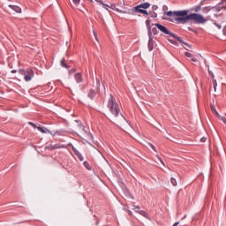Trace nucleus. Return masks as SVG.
Segmentation results:
<instances>
[{
  "mask_svg": "<svg viewBox=\"0 0 226 226\" xmlns=\"http://www.w3.org/2000/svg\"><path fill=\"white\" fill-rule=\"evenodd\" d=\"M72 72H75V70H74V69H72Z\"/></svg>",
  "mask_w": 226,
  "mask_h": 226,
  "instance_id": "obj_44",
  "label": "nucleus"
},
{
  "mask_svg": "<svg viewBox=\"0 0 226 226\" xmlns=\"http://www.w3.org/2000/svg\"><path fill=\"white\" fill-rule=\"evenodd\" d=\"M208 74L210 75L211 79H213L212 86L214 87V91L216 92V87H218V82H216V79H215V74L213 72H211L208 68Z\"/></svg>",
  "mask_w": 226,
  "mask_h": 226,
  "instance_id": "obj_7",
  "label": "nucleus"
},
{
  "mask_svg": "<svg viewBox=\"0 0 226 226\" xmlns=\"http://www.w3.org/2000/svg\"><path fill=\"white\" fill-rule=\"evenodd\" d=\"M200 142H206V138H201Z\"/></svg>",
  "mask_w": 226,
  "mask_h": 226,
  "instance_id": "obj_37",
  "label": "nucleus"
},
{
  "mask_svg": "<svg viewBox=\"0 0 226 226\" xmlns=\"http://www.w3.org/2000/svg\"><path fill=\"white\" fill-rule=\"evenodd\" d=\"M109 8H111V10H114V8H116V5L112 4Z\"/></svg>",
  "mask_w": 226,
  "mask_h": 226,
  "instance_id": "obj_39",
  "label": "nucleus"
},
{
  "mask_svg": "<svg viewBox=\"0 0 226 226\" xmlns=\"http://www.w3.org/2000/svg\"><path fill=\"white\" fill-rule=\"evenodd\" d=\"M152 10L153 11H156V10H158V5H153Z\"/></svg>",
  "mask_w": 226,
  "mask_h": 226,
  "instance_id": "obj_29",
  "label": "nucleus"
},
{
  "mask_svg": "<svg viewBox=\"0 0 226 226\" xmlns=\"http://www.w3.org/2000/svg\"><path fill=\"white\" fill-rule=\"evenodd\" d=\"M139 215H140L141 216H144V218H149L147 217V213H146L144 210L139 211Z\"/></svg>",
  "mask_w": 226,
  "mask_h": 226,
  "instance_id": "obj_20",
  "label": "nucleus"
},
{
  "mask_svg": "<svg viewBox=\"0 0 226 226\" xmlns=\"http://www.w3.org/2000/svg\"><path fill=\"white\" fill-rule=\"evenodd\" d=\"M191 60L193 62V63H197V58L195 56H192Z\"/></svg>",
  "mask_w": 226,
  "mask_h": 226,
  "instance_id": "obj_34",
  "label": "nucleus"
},
{
  "mask_svg": "<svg viewBox=\"0 0 226 226\" xmlns=\"http://www.w3.org/2000/svg\"><path fill=\"white\" fill-rule=\"evenodd\" d=\"M11 73H17V70L11 71Z\"/></svg>",
  "mask_w": 226,
  "mask_h": 226,
  "instance_id": "obj_40",
  "label": "nucleus"
},
{
  "mask_svg": "<svg viewBox=\"0 0 226 226\" xmlns=\"http://www.w3.org/2000/svg\"><path fill=\"white\" fill-rule=\"evenodd\" d=\"M89 1V3H93V0H88Z\"/></svg>",
  "mask_w": 226,
  "mask_h": 226,
  "instance_id": "obj_43",
  "label": "nucleus"
},
{
  "mask_svg": "<svg viewBox=\"0 0 226 226\" xmlns=\"http://www.w3.org/2000/svg\"><path fill=\"white\" fill-rule=\"evenodd\" d=\"M76 154H77L79 162H84V156H82V154H80V153H77Z\"/></svg>",
  "mask_w": 226,
  "mask_h": 226,
  "instance_id": "obj_22",
  "label": "nucleus"
},
{
  "mask_svg": "<svg viewBox=\"0 0 226 226\" xmlns=\"http://www.w3.org/2000/svg\"><path fill=\"white\" fill-rule=\"evenodd\" d=\"M214 24L215 25V26L219 29H222V25L216 23V22H214Z\"/></svg>",
  "mask_w": 226,
  "mask_h": 226,
  "instance_id": "obj_30",
  "label": "nucleus"
},
{
  "mask_svg": "<svg viewBox=\"0 0 226 226\" xmlns=\"http://www.w3.org/2000/svg\"><path fill=\"white\" fill-rule=\"evenodd\" d=\"M115 116H116V117H117L118 115H115Z\"/></svg>",
  "mask_w": 226,
  "mask_h": 226,
  "instance_id": "obj_45",
  "label": "nucleus"
},
{
  "mask_svg": "<svg viewBox=\"0 0 226 226\" xmlns=\"http://www.w3.org/2000/svg\"><path fill=\"white\" fill-rule=\"evenodd\" d=\"M128 213H129L130 216H132V211L129 210Z\"/></svg>",
  "mask_w": 226,
  "mask_h": 226,
  "instance_id": "obj_41",
  "label": "nucleus"
},
{
  "mask_svg": "<svg viewBox=\"0 0 226 226\" xmlns=\"http://www.w3.org/2000/svg\"><path fill=\"white\" fill-rule=\"evenodd\" d=\"M179 225V222H175L172 226H177Z\"/></svg>",
  "mask_w": 226,
  "mask_h": 226,
  "instance_id": "obj_38",
  "label": "nucleus"
},
{
  "mask_svg": "<svg viewBox=\"0 0 226 226\" xmlns=\"http://www.w3.org/2000/svg\"><path fill=\"white\" fill-rule=\"evenodd\" d=\"M148 15H150L151 19H156V17H158V14L155 11H150Z\"/></svg>",
  "mask_w": 226,
  "mask_h": 226,
  "instance_id": "obj_16",
  "label": "nucleus"
},
{
  "mask_svg": "<svg viewBox=\"0 0 226 226\" xmlns=\"http://www.w3.org/2000/svg\"><path fill=\"white\" fill-rule=\"evenodd\" d=\"M216 11H222V10H223V6L220 7V6H217V7H215Z\"/></svg>",
  "mask_w": 226,
  "mask_h": 226,
  "instance_id": "obj_28",
  "label": "nucleus"
},
{
  "mask_svg": "<svg viewBox=\"0 0 226 226\" xmlns=\"http://www.w3.org/2000/svg\"><path fill=\"white\" fill-rule=\"evenodd\" d=\"M148 146H150V147L154 150L156 151V147L154 146H153V144L148 143Z\"/></svg>",
  "mask_w": 226,
  "mask_h": 226,
  "instance_id": "obj_32",
  "label": "nucleus"
},
{
  "mask_svg": "<svg viewBox=\"0 0 226 226\" xmlns=\"http://www.w3.org/2000/svg\"><path fill=\"white\" fill-rule=\"evenodd\" d=\"M223 36H226V25L222 28Z\"/></svg>",
  "mask_w": 226,
  "mask_h": 226,
  "instance_id": "obj_31",
  "label": "nucleus"
},
{
  "mask_svg": "<svg viewBox=\"0 0 226 226\" xmlns=\"http://www.w3.org/2000/svg\"><path fill=\"white\" fill-rule=\"evenodd\" d=\"M37 130L41 132V133H50V131L45 127H37Z\"/></svg>",
  "mask_w": 226,
  "mask_h": 226,
  "instance_id": "obj_14",
  "label": "nucleus"
},
{
  "mask_svg": "<svg viewBox=\"0 0 226 226\" xmlns=\"http://www.w3.org/2000/svg\"><path fill=\"white\" fill-rule=\"evenodd\" d=\"M218 119H221V121H222V123H224V124H226V118L223 117H221L220 115H217Z\"/></svg>",
  "mask_w": 226,
  "mask_h": 226,
  "instance_id": "obj_25",
  "label": "nucleus"
},
{
  "mask_svg": "<svg viewBox=\"0 0 226 226\" xmlns=\"http://www.w3.org/2000/svg\"><path fill=\"white\" fill-rule=\"evenodd\" d=\"M18 72L19 75H24V80L26 82H31L33 77H34V72L32 69H19Z\"/></svg>",
  "mask_w": 226,
  "mask_h": 226,
  "instance_id": "obj_4",
  "label": "nucleus"
},
{
  "mask_svg": "<svg viewBox=\"0 0 226 226\" xmlns=\"http://www.w3.org/2000/svg\"><path fill=\"white\" fill-rule=\"evenodd\" d=\"M190 19L192 20L194 24H206V22H207V19H206L202 14L199 13H191Z\"/></svg>",
  "mask_w": 226,
  "mask_h": 226,
  "instance_id": "obj_5",
  "label": "nucleus"
},
{
  "mask_svg": "<svg viewBox=\"0 0 226 226\" xmlns=\"http://www.w3.org/2000/svg\"><path fill=\"white\" fill-rule=\"evenodd\" d=\"M60 64L63 68H66V70L70 68V65L66 64V59L64 58L61 60Z\"/></svg>",
  "mask_w": 226,
  "mask_h": 226,
  "instance_id": "obj_15",
  "label": "nucleus"
},
{
  "mask_svg": "<svg viewBox=\"0 0 226 226\" xmlns=\"http://www.w3.org/2000/svg\"><path fill=\"white\" fill-rule=\"evenodd\" d=\"M9 8H11V10H13V11H16V13H22V9L17 5H9Z\"/></svg>",
  "mask_w": 226,
  "mask_h": 226,
  "instance_id": "obj_10",
  "label": "nucleus"
},
{
  "mask_svg": "<svg viewBox=\"0 0 226 226\" xmlns=\"http://www.w3.org/2000/svg\"><path fill=\"white\" fill-rule=\"evenodd\" d=\"M28 124H30L34 128H38V126H36V124H33L32 122H29Z\"/></svg>",
  "mask_w": 226,
  "mask_h": 226,
  "instance_id": "obj_35",
  "label": "nucleus"
},
{
  "mask_svg": "<svg viewBox=\"0 0 226 226\" xmlns=\"http://www.w3.org/2000/svg\"><path fill=\"white\" fill-rule=\"evenodd\" d=\"M153 34L156 35L158 34V29L156 27H153L152 29H148V36L149 38H151V36H153Z\"/></svg>",
  "mask_w": 226,
  "mask_h": 226,
  "instance_id": "obj_12",
  "label": "nucleus"
},
{
  "mask_svg": "<svg viewBox=\"0 0 226 226\" xmlns=\"http://www.w3.org/2000/svg\"><path fill=\"white\" fill-rule=\"evenodd\" d=\"M210 109L213 114H218V111L216 110V107L215 105H211Z\"/></svg>",
  "mask_w": 226,
  "mask_h": 226,
  "instance_id": "obj_18",
  "label": "nucleus"
},
{
  "mask_svg": "<svg viewBox=\"0 0 226 226\" xmlns=\"http://www.w3.org/2000/svg\"><path fill=\"white\" fill-rule=\"evenodd\" d=\"M154 49V41L153 40V36L150 34V37L148 40V50L149 52H152V50Z\"/></svg>",
  "mask_w": 226,
  "mask_h": 226,
  "instance_id": "obj_9",
  "label": "nucleus"
},
{
  "mask_svg": "<svg viewBox=\"0 0 226 226\" xmlns=\"http://www.w3.org/2000/svg\"><path fill=\"white\" fill-rule=\"evenodd\" d=\"M100 79L97 78L96 79V90L91 88L88 91L87 96L90 98V100H94V98H96V94H98V91H100Z\"/></svg>",
  "mask_w": 226,
  "mask_h": 226,
  "instance_id": "obj_6",
  "label": "nucleus"
},
{
  "mask_svg": "<svg viewBox=\"0 0 226 226\" xmlns=\"http://www.w3.org/2000/svg\"><path fill=\"white\" fill-rule=\"evenodd\" d=\"M139 209H140V207L139 206H137L136 207V210H135V213H140V211H142V210H139Z\"/></svg>",
  "mask_w": 226,
  "mask_h": 226,
  "instance_id": "obj_33",
  "label": "nucleus"
},
{
  "mask_svg": "<svg viewBox=\"0 0 226 226\" xmlns=\"http://www.w3.org/2000/svg\"><path fill=\"white\" fill-rule=\"evenodd\" d=\"M133 10L135 11H138L139 13H142L143 15H149V12L147 11H146V10H144V9H141V8H138L137 6H135L134 8H133Z\"/></svg>",
  "mask_w": 226,
  "mask_h": 226,
  "instance_id": "obj_11",
  "label": "nucleus"
},
{
  "mask_svg": "<svg viewBox=\"0 0 226 226\" xmlns=\"http://www.w3.org/2000/svg\"><path fill=\"white\" fill-rule=\"evenodd\" d=\"M154 26H155V27H157V29H159L161 33H163L164 34H169V36H171V38H175V40H177V41H179L180 43H183L186 47H190V44L185 42V41H183L181 37L177 36V34L170 32L169 28H167V26L159 23H154Z\"/></svg>",
  "mask_w": 226,
  "mask_h": 226,
  "instance_id": "obj_2",
  "label": "nucleus"
},
{
  "mask_svg": "<svg viewBox=\"0 0 226 226\" xmlns=\"http://www.w3.org/2000/svg\"><path fill=\"white\" fill-rule=\"evenodd\" d=\"M150 6H151V4L146 2L144 4L137 5L136 7H138V9L139 8H143V10H147V8H149Z\"/></svg>",
  "mask_w": 226,
  "mask_h": 226,
  "instance_id": "obj_13",
  "label": "nucleus"
},
{
  "mask_svg": "<svg viewBox=\"0 0 226 226\" xmlns=\"http://www.w3.org/2000/svg\"><path fill=\"white\" fill-rule=\"evenodd\" d=\"M158 160L161 162V163H162V165H165V163L163 162L161 157H158Z\"/></svg>",
  "mask_w": 226,
  "mask_h": 226,
  "instance_id": "obj_36",
  "label": "nucleus"
},
{
  "mask_svg": "<svg viewBox=\"0 0 226 226\" xmlns=\"http://www.w3.org/2000/svg\"><path fill=\"white\" fill-rule=\"evenodd\" d=\"M185 57H191V58L193 56V55L190 52H185Z\"/></svg>",
  "mask_w": 226,
  "mask_h": 226,
  "instance_id": "obj_27",
  "label": "nucleus"
},
{
  "mask_svg": "<svg viewBox=\"0 0 226 226\" xmlns=\"http://www.w3.org/2000/svg\"><path fill=\"white\" fill-rule=\"evenodd\" d=\"M108 109H109L111 114H121V108H119V104H117L116 98L112 94H110L108 102Z\"/></svg>",
  "mask_w": 226,
  "mask_h": 226,
  "instance_id": "obj_3",
  "label": "nucleus"
},
{
  "mask_svg": "<svg viewBox=\"0 0 226 226\" xmlns=\"http://www.w3.org/2000/svg\"><path fill=\"white\" fill-rule=\"evenodd\" d=\"M74 79L77 84H80V82H84V78L82 77V73L77 72L74 74Z\"/></svg>",
  "mask_w": 226,
  "mask_h": 226,
  "instance_id": "obj_8",
  "label": "nucleus"
},
{
  "mask_svg": "<svg viewBox=\"0 0 226 226\" xmlns=\"http://www.w3.org/2000/svg\"><path fill=\"white\" fill-rule=\"evenodd\" d=\"M170 183L173 186H177V181L176 180V178L171 177Z\"/></svg>",
  "mask_w": 226,
  "mask_h": 226,
  "instance_id": "obj_19",
  "label": "nucleus"
},
{
  "mask_svg": "<svg viewBox=\"0 0 226 226\" xmlns=\"http://www.w3.org/2000/svg\"><path fill=\"white\" fill-rule=\"evenodd\" d=\"M202 10V7L200 5H196L193 7V11L199 12Z\"/></svg>",
  "mask_w": 226,
  "mask_h": 226,
  "instance_id": "obj_17",
  "label": "nucleus"
},
{
  "mask_svg": "<svg viewBox=\"0 0 226 226\" xmlns=\"http://www.w3.org/2000/svg\"><path fill=\"white\" fill-rule=\"evenodd\" d=\"M84 167H86L87 169V170H91V166L89 165V162H87V161H85L83 162Z\"/></svg>",
  "mask_w": 226,
  "mask_h": 226,
  "instance_id": "obj_21",
  "label": "nucleus"
},
{
  "mask_svg": "<svg viewBox=\"0 0 226 226\" xmlns=\"http://www.w3.org/2000/svg\"><path fill=\"white\" fill-rule=\"evenodd\" d=\"M96 3H100L101 4H102L103 8H105L106 10H109L106 6H109L105 4H103V2L102 0H95Z\"/></svg>",
  "mask_w": 226,
  "mask_h": 226,
  "instance_id": "obj_23",
  "label": "nucleus"
},
{
  "mask_svg": "<svg viewBox=\"0 0 226 226\" xmlns=\"http://www.w3.org/2000/svg\"><path fill=\"white\" fill-rule=\"evenodd\" d=\"M164 15H167V17H177L175 19L177 22L179 24H186L188 20L190 19V14L188 15V11L184 10V11H170L164 13Z\"/></svg>",
  "mask_w": 226,
  "mask_h": 226,
  "instance_id": "obj_1",
  "label": "nucleus"
},
{
  "mask_svg": "<svg viewBox=\"0 0 226 226\" xmlns=\"http://www.w3.org/2000/svg\"><path fill=\"white\" fill-rule=\"evenodd\" d=\"M146 26H147V29H151V21L149 19L146 20Z\"/></svg>",
  "mask_w": 226,
  "mask_h": 226,
  "instance_id": "obj_24",
  "label": "nucleus"
},
{
  "mask_svg": "<svg viewBox=\"0 0 226 226\" xmlns=\"http://www.w3.org/2000/svg\"><path fill=\"white\" fill-rule=\"evenodd\" d=\"M72 3L75 6H79L80 4V0H72Z\"/></svg>",
  "mask_w": 226,
  "mask_h": 226,
  "instance_id": "obj_26",
  "label": "nucleus"
},
{
  "mask_svg": "<svg viewBox=\"0 0 226 226\" xmlns=\"http://www.w3.org/2000/svg\"><path fill=\"white\" fill-rule=\"evenodd\" d=\"M171 43H176L174 41H170Z\"/></svg>",
  "mask_w": 226,
  "mask_h": 226,
  "instance_id": "obj_42",
  "label": "nucleus"
}]
</instances>
